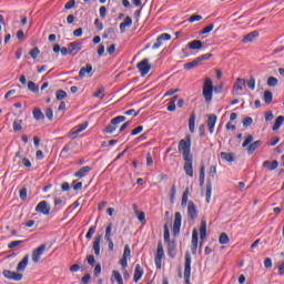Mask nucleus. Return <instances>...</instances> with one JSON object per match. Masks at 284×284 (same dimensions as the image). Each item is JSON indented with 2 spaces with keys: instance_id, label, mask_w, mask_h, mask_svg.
I'll return each mask as SVG.
<instances>
[{
  "instance_id": "1",
  "label": "nucleus",
  "mask_w": 284,
  "mask_h": 284,
  "mask_svg": "<svg viewBox=\"0 0 284 284\" xmlns=\"http://www.w3.org/2000/svg\"><path fill=\"white\" fill-rule=\"evenodd\" d=\"M191 149H192V139L190 138V135L186 136L185 139L180 140L178 144V150L180 154H182L183 159L193 158Z\"/></svg>"
},
{
  "instance_id": "2",
  "label": "nucleus",
  "mask_w": 284,
  "mask_h": 284,
  "mask_svg": "<svg viewBox=\"0 0 284 284\" xmlns=\"http://www.w3.org/2000/svg\"><path fill=\"white\" fill-rule=\"evenodd\" d=\"M252 141H254V136L252 134H248L242 144V148H247V154H254V152H256V150H258V148L263 145V141L261 140H257L253 143Z\"/></svg>"
},
{
  "instance_id": "3",
  "label": "nucleus",
  "mask_w": 284,
  "mask_h": 284,
  "mask_svg": "<svg viewBox=\"0 0 284 284\" xmlns=\"http://www.w3.org/2000/svg\"><path fill=\"white\" fill-rule=\"evenodd\" d=\"M190 276H192V256L190 252H186L184 262V284H192L190 283Z\"/></svg>"
},
{
  "instance_id": "4",
  "label": "nucleus",
  "mask_w": 284,
  "mask_h": 284,
  "mask_svg": "<svg viewBox=\"0 0 284 284\" xmlns=\"http://www.w3.org/2000/svg\"><path fill=\"white\" fill-rule=\"evenodd\" d=\"M213 92H214V84L212 82V79L206 78L203 85V97L206 103H210V101H212Z\"/></svg>"
},
{
  "instance_id": "5",
  "label": "nucleus",
  "mask_w": 284,
  "mask_h": 284,
  "mask_svg": "<svg viewBox=\"0 0 284 284\" xmlns=\"http://www.w3.org/2000/svg\"><path fill=\"white\" fill-rule=\"evenodd\" d=\"M187 216L189 223H195L196 219H199V209H196V204L192 201H189L187 203Z\"/></svg>"
},
{
  "instance_id": "6",
  "label": "nucleus",
  "mask_w": 284,
  "mask_h": 284,
  "mask_svg": "<svg viewBox=\"0 0 284 284\" xmlns=\"http://www.w3.org/2000/svg\"><path fill=\"white\" fill-rule=\"evenodd\" d=\"M136 68L141 73V77H145L150 72V70H152V65L150 64L149 59H143L141 62L136 64Z\"/></svg>"
},
{
  "instance_id": "7",
  "label": "nucleus",
  "mask_w": 284,
  "mask_h": 284,
  "mask_svg": "<svg viewBox=\"0 0 284 284\" xmlns=\"http://www.w3.org/2000/svg\"><path fill=\"white\" fill-rule=\"evenodd\" d=\"M163 256H165V252L163 251V244L161 242L158 243V251L155 254V267L156 270H161V263L163 261Z\"/></svg>"
},
{
  "instance_id": "8",
  "label": "nucleus",
  "mask_w": 284,
  "mask_h": 284,
  "mask_svg": "<svg viewBox=\"0 0 284 284\" xmlns=\"http://www.w3.org/2000/svg\"><path fill=\"white\" fill-rule=\"evenodd\" d=\"M183 221V216L181 212H175L174 223H173V236H179V232H181V222Z\"/></svg>"
},
{
  "instance_id": "9",
  "label": "nucleus",
  "mask_w": 284,
  "mask_h": 284,
  "mask_svg": "<svg viewBox=\"0 0 284 284\" xmlns=\"http://www.w3.org/2000/svg\"><path fill=\"white\" fill-rule=\"evenodd\" d=\"M69 48V54L71 57H77L78 52H81L82 48H83V43L82 42H70L68 44Z\"/></svg>"
},
{
  "instance_id": "10",
  "label": "nucleus",
  "mask_w": 284,
  "mask_h": 284,
  "mask_svg": "<svg viewBox=\"0 0 284 284\" xmlns=\"http://www.w3.org/2000/svg\"><path fill=\"white\" fill-rule=\"evenodd\" d=\"M194 156L184 158V172L187 176H194V168L192 166Z\"/></svg>"
},
{
  "instance_id": "11",
  "label": "nucleus",
  "mask_w": 284,
  "mask_h": 284,
  "mask_svg": "<svg viewBox=\"0 0 284 284\" xmlns=\"http://www.w3.org/2000/svg\"><path fill=\"white\" fill-rule=\"evenodd\" d=\"M45 252V244H41L38 248L32 252V261L33 263H39L41 261V256Z\"/></svg>"
},
{
  "instance_id": "12",
  "label": "nucleus",
  "mask_w": 284,
  "mask_h": 284,
  "mask_svg": "<svg viewBox=\"0 0 284 284\" xmlns=\"http://www.w3.org/2000/svg\"><path fill=\"white\" fill-rule=\"evenodd\" d=\"M2 275L4 278H8L9 281H21L23 278V274L12 272L10 270H4L2 272Z\"/></svg>"
},
{
  "instance_id": "13",
  "label": "nucleus",
  "mask_w": 284,
  "mask_h": 284,
  "mask_svg": "<svg viewBox=\"0 0 284 284\" xmlns=\"http://www.w3.org/2000/svg\"><path fill=\"white\" fill-rule=\"evenodd\" d=\"M36 212H40L41 214H44V216H48V214H50V205H48V202L41 201L36 206Z\"/></svg>"
},
{
  "instance_id": "14",
  "label": "nucleus",
  "mask_w": 284,
  "mask_h": 284,
  "mask_svg": "<svg viewBox=\"0 0 284 284\" xmlns=\"http://www.w3.org/2000/svg\"><path fill=\"white\" fill-rule=\"evenodd\" d=\"M200 239H201V241H205V239H207V222L205 220L201 221Z\"/></svg>"
},
{
  "instance_id": "15",
  "label": "nucleus",
  "mask_w": 284,
  "mask_h": 284,
  "mask_svg": "<svg viewBox=\"0 0 284 284\" xmlns=\"http://www.w3.org/2000/svg\"><path fill=\"white\" fill-rule=\"evenodd\" d=\"M216 114H210L207 119V126L210 134H214V126L216 125Z\"/></svg>"
},
{
  "instance_id": "16",
  "label": "nucleus",
  "mask_w": 284,
  "mask_h": 284,
  "mask_svg": "<svg viewBox=\"0 0 284 284\" xmlns=\"http://www.w3.org/2000/svg\"><path fill=\"white\" fill-rule=\"evenodd\" d=\"M101 239H103V236L98 235L94 237V241H93V251L97 256L101 254Z\"/></svg>"
},
{
  "instance_id": "17",
  "label": "nucleus",
  "mask_w": 284,
  "mask_h": 284,
  "mask_svg": "<svg viewBox=\"0 0 284 284\" xmlns=\"http://www.w3.org/2000/svg\"><path fill=\"white\" fill-rule=\"evenodd\" d=\"M168 255L170 258H174V256H176V241H171L168 243Z\"/></svg>"
},
{
  "instance_id": "18",
  "label": "nucleus",
  "mask_w": 284,
  "mask_h": 284,
  "mask_svg": "<svg viewBox=\"0 0 284 284\" xmlns=\"http://www.w3.org/2000/svg\"><path fill=\"white\" fill-rule=\"evenodd\" d=\"M256 39H258V31H253L244 36L242 43H252V41H255Z\"/></svg>"
},
{
  "instance_id": "19",
  "label": "nucleus",
  "mask_w": 284,
  "mask_h": 284,
  "mask_svg": "<svg viewBox=\"0 0 284 284\" xmlns=\"http://www.w3.org/2000/svg\"><path fill=\"white\" fill-rule=\"evenodd\" d=\"M91 171H92V168L83 166L78 172L74 173V176L77 179H83V176H88V174H90Z\"/></svg>"
},
{
  "instance_id": "20",
  "label": "nucleus",
  "mask_w": 284,
  "mask_h": 284,
  "mask_svg": "<svg viewBox=\"0 0 284 284\" xmlns=\"http://www.w3.org/2000/svg\"><path fill=\"white\" fill-rule=\"evenodd\" d=\"M140 278H143V267H141V264H136L133 275L134 283H139Z\"/></svg>"
},
{
  "instance_id": "21",
  "label": "nucleus",
  "mask_w": 284,
  "mask_h": 284,
  "mask_svg": "<svg viewBox=\"0 0 284 284\" xmlns=\"http://www.w3.org/2000/svg\"><path fill=\"white\" fill-rule=\"evenodd\" d=\"M87 128H88V122H83V123L77 125V126L71 131V134L74 135L72 139H77V134H81V132H83V130H85Z\"/></svg>"
},
{
  "instance_id": "22",
  "label": "nucleus",
  "mask_w": 284,
  "mask_h": 284,
  "mask_svg": "<svg viewBox=\"0 0 284 284\" xmlns=\"http://www.w3.org/2000/svg\"><path fill=\"white\" fill-rule=\"evenodd\" d=\"M220 156L223 161H227V163H234L236 161L234 153L221 152Z\"/></svg>"
},
{
  "instance_id": "23",
  "label": "nucleus",
  "mask_w": 284,
  "mask_h": 284,
  "mask_svg": "<svg viewBox=\"0 0 284 284\" xmlns=\"http://www.w3.org/2000/svg\"><path fill=\"white\" fill-rule=\"evenodd\" d=\"M263 168H266V170H270L271 172L276 170V168H278V161L274 160V161H264L263 162Z\"/></svg>"
},
{
  "instance_id": "24",
  "label": "nucleus",
  "mask_w": 284,
  "mask_h": 284,
  "mask_svg": "<svg viewBox=\"0 0 284 284\" xmlns=\"http://www.w3.org/2000/svg\"><path fill=\"white\" fill-rule=\"evenodd\" d=\"M114 281H116L118 284H123V276H121V273L116 270H113L111 275V282L114 283Z\"/></svg>"
},
{
  "instance_id": "25",
  "label": "nucleus",
  "mask_w": 284,
  "mask_h": 284,
  "mask_svg": "<svg viewBox=\"0 0 284 284\" xmlns=\"http://www.w3.org/2000/svg\"><path fill=\"white\" fill-rule=\"evenodd\" d=\"M187 48H190V50H201V48H203V41L193 40L187 44Z\"/></svg>"
},
{
  "instance_id": "26",
  "label": "nucleus",
  "mask_w": 284,
  "mask_h": 284,
  "mask_svg": "<svg viewBox=\"0 0 284 284\" xmlns=\"http://www.w3.org/2000/svg\"><path fill=\"white\" fill-rule=\"evenodd\" d=\"M195 123H196V113L192 112L189 119V130L191 133H194Z\"/></svg>"
},
{
  "instance_id": "27",
  "label": "nucleus",
  "mask_w": 284,
  "mask_h": 284,
  "mask_svg": "<svg viewBox=\"0 0 284 284\" xmlns=\"http://www.w3.org/2000/svg\"><path fill=\"white\" fill-rule=\"evenodd\" d=\"M29 255H26L17 266V272H23L28 267Z\"/></svg>"
},
{
  "instance_id": "28",
  "label": "nucleus",
  "mask_w": 284,
  "mask_h": 284,
  "mask_svg": "<svg viewBox=\"0 0 284 284\" xmlns=\"http://www.w3.org/2000/svg\"><path fill=\"white\" fill-rule=\"evenodd\" d=\"M92 72V64H87V67H82L79 71L80 79H83L85 74H90Z\"/></svg>"
},
{
  "instance_id": "29",
  "label": "nucleus",
  "mask_w": 284,
  "mask_h": 284,
  "mask_svg": "<svg viewBox=\"0 0 284 284\" xmlns=\"http://www.w3.org/2000/svg\"><path fill=\"white\" fill-rule=\"evenodd\" d=\"M33 119H36V121H42V119H45V115L43 114V111H41L39 108H34Z\"/></svg>"
},
{
  "instance_id": "30",
  "label": "nucleus",
  "mask_w": 284,
  "mask_h": 284,
  "mask_svg": "<svg viewBox=\"0 0 284 284\" xmlns=\"http://www.w3.org/2000/svg\"><path fill=\"white\" fill-rule=\"evenodd\" d=\"M243 85H245V80L237 78L233 85V90H235V92H239L240 90H243Z\"/></svg>"
},
{
  "instance_id": "31",
  "label": "nucleus",
  "mask_w": 284,
  "mask_h": 284,
  "mask_svg": "<svg viewBox=\"0 0 284 284\" xmlns=\"http://www.w3.org/2000/svg\"><path fill=\"white\" fill-rule=\"evenodd\" d=\"M283 123H284V116L283 115H278L276 118V120H275V123H274L272 130L274 132H276V130H280V128L283 125Z\"/></svg>"
},
{
  "instance_id": "32",
  "label": "nucleus",
  "mask_w": 284,
  "mask_h": 284,
  "mask_svg": "<svg viewBox=\"0 0 284 284\" xmlns=\"http://www.w3.org/2000/svg\"><path fill=\"white\" fill-rule=\"evenodd\" d=\"M125 121V115H118L111 120L112 125L115 128H119L120 123H123Z\"/></svg>"
},
{
  "instance_id": "33",
  "label": "nucleus",
  "mask_w": 284,
  "mask_h": 284,
  "mask_svg": "<svg viewBox=\"0 0 284 284\" xmlns=\"http://www.w3.org/2000/svg\"><path fill=\"white\" fill-rule=\"evenodd\" d=\"M190 196V189H185L183 194H182V202H181V205L182 207H186L187 206V199Z\"/></svg>"
},
{
  "instance_id": "34",
  "label": "nucleus",
  "mask_w": 284,
  "mask_h": 284,
  "mask_svg": "<svg viewBox=\"0 0 284 284\" xmlns=\"http://www.w3.org/2000/svg\"><path fill=\"white\" fill-rule=\"evenodd\" d=\"M212 199V181L207 180L206 182V203H210Z\"/></svg>"
},
{
  "instance_id": "35",
  "label": "nucleus",
  "mask_w": 284,
  "mask_h": 284,
  "mask_svg": "<svg viewBox=\"0 0 284 284\" xmlns=\"http://www.w3.org/2000/svg\"><path fill=\"white\" fill-rule=\"evenodd\" d=\"M200 65L197 58L193 60L192 62H187L183 65L184 70H192L194 68H197Z\"/></svg>"
},
{
  "instance_id": "36",
  "label": "nucleus",
  "mask_w": 284,
  "mask_h": 284,
  "mask_svg": "<svg viewBox=\"0 0 284 284\" xmlns=\"http://www.w3.org/2000/svg\"><path fill=\"white\" fill-rule=\"evenodd\" d=\"M220 245H227L230 243V236H227V233H221L219 237Z\"/></svg>"
},
{
  "instance_id": "37",
  "label": "nucleus",
  "mask_w": 284,
  "mask_h": 284,
  "mask_svg": "<svg viewBox=\"0 0 284 284\" xmlns=\"http://www.w3.org/2000/svg\"><path fill=\"white\" fill-rule=\"evenodd\" d=\"M273 99H274V95L272 94V91L264 92V97H263L264 103H267V105H270V103H272Z\"/></svg>"
},
{
  "instance_id": "38",
  "label": "nucleus",
  "mask_w": 284,
  "mask_h": 284,
  "mask_svg": "<svg viewBox=\"0 0 284 284\" xmlns=\"http://www.w3.org/2000/svg\"><path fill=\"white\" fill-rule=\"evenodd\" d=\"M204 184H205V166L202 165L200 168V186L203 187Z\"/></svg>"
},
{
  "instance_id": "39",
  "label": "nucleus",
  "mask_w": 284,
  "mask_h": 284,
  "mask_svg": "<svg viewBox=\"0 0 284 284\" xmlns=\"http://www.w3.org/2000/svg\"><path fill=\"white\" fill-rule=\"evenodd\" d=\"M267 85L268 88H276L278 85V79H276L275 77H270L267 79Z\"/></svg>"
},
{
  "instance_id": "40",
  "label": "nucleus",
  "mask_w": 284,
  "mask_h": 284,
  "mask_svg": "<svg viewBox=\"0 0 284 284\" xmlns=\"http://www.w3.org/2000/svg\"><path fill=\"white\" fill-rule=\"evenodd\" d=\"M28 90H30V92H33L34 94L39 93V87H37V84L32 81L28 82Z\"/></svg>"
},
{
  "instance_id": "41",
  "label": "nucleus",
  "mask_w": 284,
  "mask_h": 284,
  "mask_svg": "<svg viewBox=\"0 0 284 284\" xmlns=\"http://www.w3.org/2000/svg\"><path fill=\"white\" fill-rule=\"evenodd\" d=\"M68 93L63 90H58L55 92V98L58 99V101H63V99H67Z\"/></svg>"
},
{
  "instance_id": "42",
  "label": "nucleus",
  "mask_w": 284,
  "mask_h": 284,
  "mask_svg": "<svg viewBox=\"0 0 284 284\" xmlns=\"http://www.w3.org/2000/svg\"><path fill=\"white\" fill-rule=\"evenodd\" d=\"M111 236H112V223L108 224L105 229V235H104L105 241H110V239H112Z\"/></svg>"
},
{
  "instance_id": "43",
  "label": "nucleus",
  "mask_w": 284,
  "mask_h": 284,
  "mask_svg": "<svg viewBox=\"0 0 284 284\" xmlns=\"http://www.w3.org/2000/svg\"><path fill=\"white\" fill-rule=\"evenodd\" d=\"M191 244L199 245V231H196V230H193V232H192Z\"/></svg>"
},
{
  "instance_id": "44",
  "label": "nucleus",
  "mask_w": 284,
  "mask_h": 284,
  "mask_svg": "<svg viewBox=\"0 0 284 284\" xmlns=\"http://www.w3.org/2000/svg\"><path fill=\"white\" fill-rule=\"evenodd\" d=\"M104 92L105 88L101 87L97 92L93 93V97L97 99H103L105 97V94H103Z\"/></svg>"
},
{
  "instance_id": "45",
  "label": "nucleus",
  "mask_w": 284,
  "mask_h": 284,
  "mask_svg": "<svg viewBox=\"0 0 284 284\" xmlns=\"http://www.w3.org/2000/svg\"><path fill=\"white\" fill-rule=\"evenodd\" d=\"M22 123H23V120H16L13 122V131L20 132V130H22V126H21Z\"/></svg>"
},
{
  "instance_id": "46",
  "label": "nucleus",
  "mask_w": 284,
  "mask_h": 284,
  "mask_svg": "<svg viewBox=\"0 0 284 284\" xmlns=\"http://www.w3.org/2000/svg\"><path fill=\"white\" fill-rule=\"evenodd\" d=\"M212 30H214V23H211L207 27H205L204 29H202L200 31V34H210V32H212Z\"/></svg>"
},
{
  "instance_id": "47",
  "label": "nucleus",
  "mask_w": 284,
  "mask_h": 284,
  "mask_svg": "<svg viewBox=\"0 0 284 284\" xmlns=\"http://www.w3.org/2000/svg\"><path fill=\"white\" fill-rule=\"evenodd\" d=\"M164 243H172V241H170V229L168 224L164 225Z\"/></svg>"
},
{
  "instance_id": "48",
  "label": "nucleus",
  "mask_w": 284,
  "mask_h": 284,
  "mask_svg": "<svg viewBox=\"0 0 284 284\" xmlns=\"http://www.w3.org/2000/svg\"><path fill=\"white\" fill-rule=\"evenodd\" d=\"M94 232H97V226H90L88 233L85 234V239L90 241V239H92V236L94 235Z\"/></svg>"
},
{
  "instance_id": "49",
  "label": "nucleus",
  "mask_w": 284,
  "mask_h": 284,
  "mask_svg": "<svg viewBox=\"0 0 284 284\" xmlns=\"http://www.w3.org/2000/svg\"><path fill=\"white\" fill-rule=\"evenodd\" d=\"M196 59L197 63L201 64V61H207L209 59H212V53H205L203 55L197 57Z\"/></svg>"
},
{
  "instance_id": "50",
  "label": "nucleus",
  "mask_w": 284,
  "mask_h": 284,
  "mask_svg": "<svg viewBox=\"0 0 284 284\" xmlns=\"http://www.w3.org/2000/svg\"><path fill=\"white\" fill-rule=\"evenodd\" d=\"M203 19V16H199V14H193L191 16L187 21L189 23H194V21H201Z\"/></svg>"
},
{
  "instance_id": "51",
  "label": "nucleus",
  "mask_w": 284,
  "mask_h": 284,
  "mask_svg": "<svg viewBox=\"0 0 284 284\" xmlns=\"http://www.w3.org/2000/svg\"><path fill=\"white\" fill-rule=\"evenodd\" d=\"M115 130H116V129H115V126L112 124V121H111V122L106 125L104 132H105L106 134H112Z\"/></svg>"
},
{
  "instance_id": "52",
  "label": "nucleus",
  "mask_w": 284,
  "mask_h": 284,
  "mask_svg": "<svg viewBox=\"0 0 284 284\" xmlns=\"http://www.w3.org/2000/svg\"><path fill=\"white\" fill-rule=\"evenodd\" d=\"M77 6V1L75 0H70L69 2H67L64 4V10H72V8H74Z\"/></svg>"
},
{
  "instance_id": "53",
  "label": "nucleus",
  "mask_w": 284,
  "mask_h": 284,
  "mask_svg": "<svg viewBox=\"0 0 284 284\" xmlns=\"http://www.w3.org/2000/svg\"><path fill=\"white\" fill-rule=\"evenodd\" d=\"M247 88H250V90H254L256 88V80L254 78H251L247 82H246Z\"/></svg>"
},
{
  "instance_id": "54",
  "label": "nucleus",
  "mask_w": 284,
  "mask_h": 284,
  "mask_svg": "<svg viewBox=\"0 0 284 284\" xmlns=\"http://www.w3.org/2000/svg\"><path fill=\"white\" fill-rule=\"evenodd\" d=\"M40 52H41V51L36 47V48H33V49L29 52V54H30L31 58L37 59V58L39 57Z\"/></svg>"
},
{
  "instance_id": "55",
  "label": "nucleus",
  "mask_w": 284,
  "mask_h": 284,
  "mask_svg": "<svg viewBox=\"0 0 284 284\" xmlns=\"http://www.w3.org/2000/svg\"><path fill=\"white\" fill-rule=\"evenodd\" d=\"M20 199H21V201H26V199H28V189L22 187L20 190Z\"/></svg>"
},
{
  "instance_id": "56",
  "label": "nucleus",
  "mask_w": 284,
  "mask_h": 284,
  "mask_svg": "<svg viewBox=\"0 0 284 284\" xmlns=\"http://www.w3.org/2000/svg\"><path fill=\"white\" fill-rule=\"evenodd\" d=\"M45 116H47V119H49V121H52V119L54 118V111H52L51 108H48L45 110Z\"/></svg>"
},
{
  "instance_id": "57",
  "label": "nucleus",
  "mask_w": 284,
  "mask_h": 284,
  "mask_svg": "<svg viewBox=\"0 0 284 284\" xmlns=\"http://www.w3.org/2000/svg\"><path fill=\"white\" fill-rule=\"evenodd\" d=\"M141 132H143V125H139L138 128L133 129L131 135L136 136V134H141Z\"/></svg>"
},
{
  "instance_id": "58",
  "label": "nucleus",
  "mask_w": 284,
  "mask_h": 284,
  "mask_svg": "<svg viewBox=\"0 0 284 284\" xmlns=\"http://www.w3.org/2000/svg\"><path fill=\"white\" fill-rule=\"evenodd\" d=\"M21 243H23V241H13L8 244V247L9 250H14V247H18V245H21Z\"/></svg>"
},
{
  "instance_id": "59",
  "label": "nucleus",
  "mask_w": 284,
  "mask_h": 284,
  "mask_svg": "<svg viewBox=\"0 0 284 284\" xmlns=\"http://www.w3.org/2000/svg\"><path fill=\"white\" fill-rule=\"evenodd\" d=\"M253 119L252 118H250V116H246L244 120H243V125H244V128H247V126H250L252 123H253Z\"/></svg>"
},
{
  "instance_id": "60",
  "label": "nucleus",
  "mask_w": 284,
  "mask_h": 284,
  "mask_svg": "<svg viewBox=\"0 0 284 284\" xmlns=\"http://www.w3.org/2000/svg\"><path fill=\"white\" fill-rule=\"evenodd\" d=\"M130 254H131V251H130V245H125L124 246V252H123V258H128L129 256H130Z\"/></svg>"
},
{
  "instance_id": "61",
  "label": "nucleus",
  "mask_w": 284,
  "mask_h": 284,
  "mask_svg": "<svg viewBox=\"0 0 284 284\" xmlns=\"http://www.w3.org/2000/svg\"><path fill=\"white\" fill-rule=\"evenodd\" d=\"M274 119V113L272 111H266L265 112V121H272Z\"/></svg>"
},
{
  "instance_id": "62",
  "label": "nucleus",
  "mask_w": 284,
  "mask_h": 284,
  "mask_svg": "<svg viewBox=\"0 0 284 284\" xmlns=\"http://www.w3.org/2000/svg\"><path fill=\"white\" fill-rule=\"evenodd\" d=\"M209 176H211V179H214V176H216V166H210Z\"/></svg>"
},
{
  "instance_id": "63",
  "label": "nucleus",
  "mask_w": 284,
  "mask_h": 284,
  "mask_svg": "<svg viewBox=\"0 0 284 284\" xmlns=\"http://www.w3.org/2000/svg\"><path fill=\"white\" fill-rule=\"evenodd\" d=\"M264 267H266V270H270L272 267V258L266 257L264 260Z\"/></svg>"
},
{
  "instance_id": "64",
  "label": "nucleus",
  "mask_w": 284,
  "mask_h": 284,
  "mask_svg": "<svg viewBox=\"0 0 284 284\" xmlns=\"http://www.w3.org/2000/svg\"><path fill=\"white\" fill-rule=\"evenodd\" d=\"M90 278H92V276L90 274H85L82 278H81V282L83 284H88L90 283Z\"/></svg>"
}]
</instances>
